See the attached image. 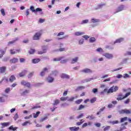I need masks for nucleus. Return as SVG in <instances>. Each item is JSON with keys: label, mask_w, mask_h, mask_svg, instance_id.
<instances>
[{"label": "nucleus", "mask_w": 131, "mask_h": 131, "mask_svg": "<svg viewBox=\"0 0 131 131\" xmlns=\"http://www.w3.org/2000/svg\"><path fill=\"white\" fill-rule=\"evenodd\" d=\"M6 81V82H9V79L7 78L6 77H4L2 79V81Z\"/></svg>", "instance_id": "nucleus-43"}, {"label": "nucleus", "mask_w": 131, "mask_h": 131, "mask_svg": "<svg viewBox=\"0 0 131 131\" xmlns=\"http://www.w3.org/2000/svg\"><path fill=\"white\" fill-rule=\"evenodd\" d=\"M30 10L33 12V13H35V10L34 9V7L33 6H31L30 7Z\"/></svg>", "instance_id": "nucleus-59"}, {"label": "nucleus", "mask_w": 131, "mask_h": 131, "mask_svg": "<svg viewBox=\"0 0 131 131\" xmlns=\"http://www.w3.org/2000/svg\"><path fill=\"white\" fill-rule=\"evenodd\" d=\"M29 90H26L21 93V96H25L27 94H29Z\"/></svg>", "instance_id": "nucleus-27"}, {"label": "nucleus", "mask_w": 131, "mask_h": 131, "mask_svg": "<svg viewBox=\"0 0 131 131\" xmlns=\"http://www.w3.org/2000/svg\"><path fill=\"white\" fill-rule=\"evenodd\" d=\"M96 41V38L95 37H91L90 38V42H95Z\"/></svg>", "instance_id": "nucleus-37"}, {"label": "nucleus", "mask_w": 131, "mask_h": 131, "mask_svg": "<svg viewBox=\"0 0 131 131\" xmlns=\"http://www.w3.org/2000/svg\"><path fill=\"white\" fill-rule=\"evenodd\" d=\"M83 114H81L80 115L77 117V118L78 119H79V118H81V117H83Z\"/></svg>", "instance_id": "nucleus-64"}, {"label": "nucleus", "mask_w": 131, "mask_h": 131, "mask_svg": "<svg viewBox=\"0 0 131 131\" xmlns=\"http://www.w3.org/2000/svg\"><path fill=\"white\" fill-rule=\"evenodd\" d=\"M40 62V59L39 58H35L32 60V63L34 64H36V63H38Z\"/></svg>", "instance_id": "nucleus-22"}, {"label": "nucleus", "mask_w": 131, "mask_h": 131, "mask_svg": "<svg viewBox=\"0 0 131 131\" xmlns=\"http://www.w3.org/2000/svg\"><path fill=\"white\" fill-rule=\"evenodd\" d=\"M103 56L105 58H107V59H112V58H113V55L110 53H104Z\"/></svg>", "instance_id": "nucleus-9"}, {"label": "nucleus", "mask_w": 131, "mask_h": 131, "mask_svg": "<svg viewBox=\"0 0 131 131\" xmlns=\"http://www.w3.org/2000/svg\"><path fill=\"white\" fill-rule=\"evenodd\" d=\"M97 52H103V49L101 48H99L97 49H96Z\"/></svg>", "instance_id": "nucleus-60"}, {"label": "nucleus", "mask_w": 131, "mask_h": 131, "mask_svg": "<svg viewBox=\"0 0 131 131\" xmlns=\"http://www.w3.org/2000/svg\"><path fill=\"white\" fill-rule=\"evenodd\" d=\"M105 109H106V107H105V106L100 108L99 111L97 113V115H99V114H100V113H101V112H103V111H104V110H105Z\"/></svg>", "instance_id": "nucleus-29"}, {"label": "nucleus", "mask_w": 131, "mask_h": 131, "mask_svg": "<svg viewBox=\"0 0 131 131\" xmlns=\"http://www.w3.org/2000/svg\"><path fill=\"white\" fill-rule=\"evenodd\" d=\"M19 118V116L18 115V114L16 113L15 114L14 117V120H17V119Z\"/></svg>", "instance_id": "nucleus-54"}, {"label": "nucleus", "mask_w": 131, "mask_h": 131, "mask_svg": "<svg viewBox=\"0 0 131 131\" xmlns=\"http://www.w3.org/2000/svg\"><path fill=\"white\" fill-rule=\"evenodd\" d=\"M91 21L93 23H97L98 22H99L100 20L99 19H95V18H92L91 19Z\"/></svg>", "instance_id": "nucleus-35"}, {"label": "nucleus", "mask_w": 131, "mask_h": 131, "mask_svg": "<svg viewBox=\"0 0 131 131\" xmlns=\"http://www.w3.org/2000/svg\"><path fill=\"white\" fill-rule=\"evenodd\" d=\"M84 89V86H80L77 88L76 90L77 91H79L80 90H83Z\"/></svg>", "instance_id": "nucleus-49"}, {"label": "nucleus", "mask_w": 131, "mask_h": 131, "mask_svg": "<svg viewBox=\"0 0 131 131\" xmlns=\"http://www.w3.org/2000/svg\"><path fill=\"white\" fill-rule=\"evenodd\" d=\"M120 129L121 131L123 130V129H126V127L125 126H123V127H120Z\"/></svg>", "instance_id": "nucleus-63"}, {"label": "nucleus", "mask_w": 131, "mask_h": 131, "mask_svg": "<svg viewBox=\"0 0 131 131\" xmlns=\"http://www.w3.org/2000/svg\"><path fill=\"white\" fill-rule=\"evenodd\" d=\"M16 80V77L14 75H11L9 78V81L10 82H14Z\"/></svg>", "instance_id": "nucleus-14"}, {"label": "nucleus", "mask_w": 131, "mask_h": 131, "mask_svg": "<svg viewBox=\"0 0 131 131\" xmlns=\"http://www.w3.org/2000/svg\"><path fill=\"white\" fill-rule=\"evenodd\" d=\"M86 23H89V19H85L82 20L81 24H86Z\"/></svg>", "instance_id": "nucleus-47"}, {"label": "nucleus", "mask_w": 131, "mask_h": 131, "mask_svg": "<svg viewBox=\"0 0 131 131\" xmlns=\"http://www.w3.org/2000/svg\"><path fill=\"white\" fill-rule=\"evenodd\" d=\"M104 6H106V4H99L98 5V9H101V8L104 7Z\"/></svg>", "instance_id": "nucleus-44"}, {"label": "nucleus", "mask_w": 131, "mask_h": 131, "mask_svg": "<svg viewBox=\"0 0 131 131\" xmlns=\"http://www.w3.org/2000/svg\"><path fill=\"white\" fill-rule=\"evenodd\" d=\"M40 114V112L39 111L37 112L36 114L35 113L33 114L34 118H36L38 117V115H39Z\"/></svg>", "instance_id": "nucleus-24"}, {"label": "nucleus", "mask_w": 131, "mask_h": 131, "mask_svg": "<svg viewBox=\"0 0 131 131\" xmlns=\"http://www.w3.org/2000/svg\"><path fill=\"white\" fill-rule=\"evenodd\" d=\"M62 59H64V56H61V57H58V58H54L53 61L54 62H57L58 61H61V60H62Z\"/></svg>", "instance_id": "nucleus-21"}, {"label": "nucleus", "mask_w": 131, "mask_h": 131, "mask_svg": "<svg viewBox=\"0 0 131 131\" xmlns=\"http://www.w3.org/2000/svg\"><path fill=\"white\" fill-rule=\"evenodd\" d=\"M82 38H84L85 39H88V38H90V36H89L88 35H83V36H82Z\"/></svg>", "instance_id": "nucleus-58"}, {"label": "nucleus", "mask_w": 131, "mask_h": 131, "mask_svg": "<svg viewBox=\"0 0 131 131\" xmlns=\"http://www.w3.org/2000/svg\"><path fill=\"white\" fill-rule=\"evenodd\" d=\"M92 92L94 94H97L98 93V89L94 88L92 90Z\"/></svg>", "instance_id": "nucleus-52"}, {"label": "nucleus", "mask_w": 131, "mask_h": 131, "mask_svg": "<svg viewBox=\"0 0 131 131\" xmlns=\"http://www.w3.org/2000/svg\"><path fill=\"white\" fill-rule=\"evenodd\" d=\"M26 73H27V71L24 70L22 72L20 73L19 74V75L20 77H23V76H24L26 74Z\"/></svg>", "instance_id": "nucleus-18"}, {"label": "nucleus", "mask_w": 131, "mask_h": 131, "mask_svg": "<svg viewBox=\"0 0 131 131\" xmlns=\"http://www.w3.org/2000/svg\"><path fill=\"white\" fill-rule=\"evenodd\" d=\"M20 84L23 85L24 86H26L28 88V89H30L31 88V84L29 82H27L24 80H21L20 82Z\"/></svg>", "instance_id": "nucleus-3"}, {"label": "nucleus", "mask_w": 131, "mask_h": 131, "mask_svg": "<svg viewBox=\"0 0 131 131\" xmlns=\"http://www.w3.org/2000/svg\"><path fill=\"white\" fill-rule=\"evenodd\" d=\"M9 124H10V122H4L1 123V125H2V127H6L7 126H9Z\"/></svg>", "instance_id": "nucleus-17"}, {"label": "nucleus", "mask_w": 131, "mask_h": 131, "mask_svg": "<svg viewBox=\"0 0 131 131\" xmlns=\"http://www.w3.org/2000/svg\"><path fill=\"white\" fill-rule=\"evenodd\" d=\"M83 34H84V32H76L75 33L76 36H80V35H83Z\"/></svg>", "instance_id": "nucleus-19"}, {"label": "nucleus", "mask_w": 131, "mask_h": 131, "mask_svg": "<svg viewBox=\"0 0 131 131\" xmlns=\"http://www.w3.org/2000/svg\"><path fill=\"white\" fill-rule=\"evenodd\" d=\"M6 70H7V67H0V73H2V74L5 73Z\"/></svg>", "instance_id": "nucleus-15"}, {"label": "nucleus", "mask_w": 131, "mask_h": 131, "mask_svg": "<svg viewBox=\"0 0 131 131\" xmlns=\"http://www.w3.org/2000/svg\"><path fill=\"white\" fill-rule=\"evenodd\" d=\"M110 123H111V124H113V125L118 124V123H119V122L118 120H116L113 121H110Z\"/></svg>", "instance_id": "nucleus-31"}, {"label": "nucleus", "mask_w": 131, "mask_h": 131, "mask_svg": "<svg viewBox=\"0 0 131 131\" xmlns=\"http://www.w3.org/2000/svg\"><path fill=\"white\" fill-rule=\"evenodd\" d=\"M79 129V127H71L70 130L71 131H77Z\"/></svg>", "instance_id": "nucleus-20"}, {"label": "nucleus", "mask_w": 131, "mask_h": 131, "mask_svg": "<svg viewBox=\"0 0 131 131\" xmlns=\"http://www.w3.org/2000/svg\"><path fill=\"white\" fill-rule=\"evenodd\" d=\"M82 102V99H79L75 101V103L77 104V105H79L80 103Z\"/></svg>", "instance_id": "nucleus-40"}, {"label": "nucleus", "mask_w": 131, "mask_h": 131, "mask_svg": "<svg viewBox=\"0 0 131 131\" xmlns=\"http://www.w3.org/2000/svg\"><path fill=\"white\" fill-rule=\"evenodd\" d=\"M77 61H78V57H76L72 59L71 63H72V64H74V63H76V62H77Z\"/></svg>", "instance_id": "nucleus-26"}, {"label": "nucleus", "mask_w": 131, "mask_h": 131, "mask_svg": "<svg viewBox=\"0 0 131 131\" xmlns=\"http://www.w3.org/2000/svg\"><path fill=\"white\" fill-rule=\"evenodd\" d=\"M59 103L60 101L58 99H56L55 100H54L53 105H54V106H55V105H58V104H59Z\"/></svg>", "instance_id": "nucleus-32"}, {"label": "nucleus", "mask_w": 131, "mask_h": 131, "mask_svg": "<svg viewBox=\"0 0 131 131\" xmlns=\"http://www.w3.org/2000/svg\"><path fill=\"white\" fill-rule=\"evenodd\" d=\"M118 91V86H113L108 90L107 89H105L103 92H105L107 94H111V93H114L115 92H117Z\"/></svg>", "instance_id": "nucleus-1"}, {"label": "nucleus", "mask_w": 131, "mask_h": 131, "mask_svg": "<svg viewBox=\"0 0 131 131\" xmlns=\"http://www.w3.org/2000/svg\"><path fill=\"white\" fill-rule=\"evenodd\" d=\"M64 32H60L57 34V36H60V35H64Z\"/></svg>", "instance_id": "nucleus-61"}, {"label": "nucleus", "mask_w": 131, "mask_h": 131, "mask_svg": "<svg viewBox=\"0 0 131 131\" xmlns=\"http://www.w3.org/2000/svg\"><path fill=\"white\" fill-rule=\"evenodd\" d=\"M19 59L17 58L13 57L12 59L10 60V63L11 64H15V63H18Z\"/></svg>", "instance_id": "nucleus-7"}, {"label": "nucleus", "mask_w": 131, "mask_h": 131, "mask_svg": "<svg viewBox=\"0 0 131 131\" xmlns=\"http://www.w3.org/2000/svg\"><path fill=\"white\" fill-rule=\"evenodd\" d=\"M124 99H125V98L123 96L122 93L119 94L117 98V101H122V100H124Z\"/></svg>", "instance_id": "nucleus-5"}, {"label": "nucleus", "mask_w": 131, "mask_h": 131, "mask_svg": "<svg viewBox=\"0 0 131 131\" xmlns=\"http://www.w3.org/2000/svg\"><path fill=\"white\" fill-rule=\"evenodd\" d=\"M130 102V99L128 98L124 101V104H129Z\"/></svg>", "instance_id": "nucleus-41"}, {"label": "nucleus", "mask_w": 131, "mask_h": 131, "mask_svg": "<svg viewBox=\"0 0 131 131\" xmlns=\"http://www.w3.org/2000/svg\"><path fill=\"white\" fill-rule=\"evenodd\" d=\"M124 56H131V52L127 51L125 54Z\"/></svg>", "instance_id": "nucleus-57"}, {"label": "nucleus", "mask_w": 131, "mask_h": 131, "mask_svg": "<svg viewBox=\"0 0 131 131\" xmlns=\"http://www.w3.org/2000/svg\"><path fill=\"white\" fill-rule=\"evenodd\" d=\"M42 50V51H39L38 52V55H42V54H46L47 53V46H43Z\"/></svg>", "instance_id": "nucleus-4"}, {"label": "nucleus", "mask_w": 131, "mask_h": 131, "mask_svg": "<svg viewBox=\"0 0 131 131\" xmlns=\"http://www.w3.org/2000/svg\"><path fill=\"white\" fill-rule=\"evenodd\" d=\"M123 10H124V5H120L119 7H118L116 13L121 12V11H123Z\"/></svg>", "instance_id": "nucleus-11"}, {"label": "nucleus", "mask_w": 131, "mask_h": 131, "mask_svg": "<svg viewBox=\"0 0 131 131\" xmlns=\"http://www.w3.org/2000/svg\"><path fill=\"white\" fill-rule=\"evenodd\" d=\"M28 124H31V123H30V122H29V121H26V122H24V123L21 124V125H22L23 126H25L27 125Z\"/></svg>", "instance_id": "nucleus-38"}, {"label": "nucleus", "mask_w": 131, "mask_h": 131, "mask_svg": "<svg viewBox=\"0 0 131 131\" xmlns=\"http://www.w3.org/2000/svg\"><path fill=\"white\" fill-rule=\"evenodd\" d=\"M121 41H123V38H120L114 41V43H120Z\"/></svg>", "instance_id": "nucleus-23"}, {"label": "nucleus", "mask_w": 131, "mask_h": 131, "mask_svg": "<svg viewBox=\"0 0 131 131\" xmlns=\"http://www.w3.org/2000/svg\"><path fill=\"white\" fill-rule=\"evenodd\" d=\"M18 38H16L15 39V40H14L11 41H9L8 42V45H13V43H15V41H16V40H18Z\"/></svg>", "instance_id": "nucleus-36"}, {"label": "nucleus", "mask_w": 131, "mask_h": 131, "mask_svg": "<svg viewBox=\"0 0 131 131\" xmlns=\"http://www.w3.org/2000/svg\"><path fill=\"white\" fill-rule=\"evenodd\" d=\"M32 118V115H30L29 116H26L25 117V119H29L30 118Z\"/></svg>", "instance_id": "nucleus-62"}, {"label": "nucleus", "mask_w": 131, "mask_h": 131, "mask_svg": "<svg viewBox=\"0 0 131 131\" xmlns=\"http://www.w3.org/2000/svg\"><path fill=\"white\" fill-rule=\"evenodd\" d=\"M126 120H127V117H125L124 118H121L120 122H124V121H126Z\"/></svg>", "instance_id": "nucleus-33"}, {"label": "nucleus", "mask_w": 131, "mask_h": 131, "mask_svg": "<svg viewBox=\"0 0 131 131\" xmlns=\"http://www.w3.org/2000/svg\"><path fill=\"white\" fill-rule=\"evenodd\" d=\"M35 52V50L34 49H31L29 51V54H30L31 55H32V54H34Z\"/></svg>", "instance_id": "nucleus-45"}, {"label": "nucleus", "mask_w": 131, "mask_h": 131, "mask_svg": "<svg viewBox=\"0 0 131 131\" xmlns=\"http://www.w3.org/2000/svg\"><path fill=\"white\" fill-rule=\"evenodd\" d=\"M17 129H18V127H14V126L13 125H11L9 127V129H10V130L15 131V130H16Z\"/></svg>", "instance_id": "nucleus-25"}, {"label": "nucleus", "mask_w": 131, "mask_h": 131, "mask_svg": "<svg viewBox=\"0 0 131 131\" xmlns=\"http://www.w3.org/2000/svg\"><path fill=\"white\" fill-rule=\"evenodd\" d=\"M33 74H34V72H31L28 75V78H31V77H32L33 76Z\"/></svg>", "instance_id": "nucleus-48"}, {"label": "nucleus", "mask_w": 131, "mask_h": 131, "mask_svg": "<svg viewBox=\"0 0 131 131\" xmlns=\"http://www.w3.org/2000/svg\"><path fill=\"white\" fill-rule=\"evenodd\" d=\"M10 92H11V89H10V88H6L5 91V93H6V94H9Z\"/></svg>", "instance_id": "nucleus-39"}, {"label": "nucleus", "mask_w": 131, "mask_h": 131, "mask_svg": "<svg viewBox=\"0 0 131 131\" xmlns=\"http://www.w3.org/2000/svg\"><path fill=\"white\" fill-rule=\"evenodd\" d=\"M96 101H97V98L96 97H94L90 100V103L93 104V103H95Z\"/></svg>", "instance_id": "nucleus-34"}, {"label": "nucleus", "mask_w": 131, "mask_h": 131, "mask_svg": "<svg viewBox=\"0 0 131 131\" xmlns=\"http://www.w3.org/2000/svg\"><path fill=\"white\" fill-rule=\"evenodd\" d=\"M85 106L82 105V104H81L79 105L78 108V110H81L82 109H83L84 108Z\"/></svg>", "instance_id": "nucleus-46"}, {"label": "nucleus", "mask_w": 131, "mask_h": 131, "mask_svg": "<svg viewBox=\"0 0 131 131\" xmlns=\"http://www.w3.org/2000/svg\"><path fill=\"white\" fill-rule=\"evenodd\" d=\"M60 77L61 78H66L67 79H69V78H70V76H69V75L64 73L60 75Z\"/></svg>", "instance_id": "nucleus-10"}, {"label": "nucleus", "mask_w": 131, "mask_h": 131, "mask_svg": "<svg viewBox=\"0 0 131 131\" xmlns=\"http://www.w3.org/2000/svg\"><path fill=\"white\" fill-rule=\"evenodd\" d=\"M130 94H131L130 92H128V93H126L125 96H124L125 99V98H127L128 96H130Z\"/></svg>", "instance_id": "nucleus-55"}, {"label": "nucleus", "mask_w": 131, "mask_h": 131, "mask_svg": "<svg viewBox=\"0 0 131 131\" xmlns=\"http://www.w3.org/2000/svg\"><path fill=\"white\" fill-rule=\"evenodd\" d=\"M46 80L49 83H52V82H54V80H55V79L54 78V77L51 76H48V77L46 78Z\"/></svg>", "instance_id": "nucleus-6"}, {"label": "nucleus", "mask_w": 131, "mask_h": 131, "mask_svg": "<svg viewBox=\"0 0 131 131\" xmlns=\"http://www.w3.org/2000/svg\"><path fill=\"white\" fill-rule=\"evenodd\" d=\"M11 55H15V54H16L17 53H19L20 52V49H17L16 50V51H14V49H11L10 50Z\"/></svg>", "instance_id": "nucleus-13"}, {"label": "nucleus", "mask_w": 131, "mask_h": 131, "mask_svg": "<svg viewBox=\"0 0 131 131\" xmlns=\"http://www.w3.org/2000/svg\"><path fill=\"white\" fill-rule=\"evenodd\" d=\"M77 98H78V97L77 96H75V97H72L70 98H69V97H68V102H73L74 101V100H75V99H77Z\"/></svg>", "instance_id": "nucleus-16"}, {"label": "nucleus", "mask_w": 131, "mask_h": 131, "mask_svg": "<svg viewBox=\"0 0 131 131\" xmlns=\"http://www.w3.org/2000/svg\"><path fill=\"white\" fill-rule=\"evenodd\" d=\"M1 12L2 13V15H3V16H5L6 15V13L5 12V9H1Z\"/></svg>", "instance_id": "nucleus-50"}, {"label": "nucleus", "mask_w": 131, "mask_h": 131, "mask_svg": "<svg viewBox=\"0 0 131 131\" xmlns=\"http://www.w3.org/2000/svg\"><path fill=\"white\" fill-rule=\"evenodd\" d=\"M19 61L20 63H24V62L26 61V59L24 58H19Z\"/></svg>", "instance_id": "nucleus-53"}, {"label": "nucleus", "mask_w": 131, "mask_h": 131, "mask_svg": "<svg viewBox=\"0 0 131 131\" xmlns=\"http://www.w3.org/2000/svg\"><path fill=\"white\" fill-rule=\"evenodd\" d=\"M0 52H1V54H0V59L1 58H3L5 54H6V51H3V50L1 49Z\"/></svg>", "instance_id": "nucleus-28"}, {"label": "nucleus", "mask_w": 131, "mask_h": 131, "mask_svg": "<svg viewBox=\"0 0 131 131\" xmlns=\"http://www.w3.org/2000/svg\"><path fill=\"white\" fill-rule=\"evenodd\" d=\"M123 78H129V75L127 74H124L123 75Z\"/></svg>", "instance_id": "nucleus-56"}, {"label": "nucleus", "mask_w": 131, "mask_h": 131, "mask_svg": "<svg viewBox=\"0 0 131 131\" xmlns=\"http://www.w3.org/2000/svg\"><path fill=\"white\" fill-rule=\"evenodd\" d=\"M42 34V30H40L39 32H37L33 37V40H38Z\"/></svg>", "instance_id": "nucleus-2"}, {"label": "nucleus", "mask_w": 131, "mask_h": 131, "mask_svg": "<svg viewBox=\"0 0 131 131\" xmlns=\"http://www.w3.org/2000/svg\"><path fill=\"white\" fill-rule=\"evenodd\" d=\"M80 72H82V73H92L93 71L92 70L86 68L81 70Z\"/></svg>", "instance_id": "nucleus-8"}, {"label": "nucleus", "mask_w": 131, "mask_h": 131, "mask_svg": "<svg viewBox=\"0 0 131 131\" xmlns=\"http://www.w3.org/2000/svg\"><path fill=\"white\" fill-rule=\"evenodd\" d=\"M60 101H68V97H62L60 98Z\"/></svg>", "instance_id": "nucleus-30"}, {"label": "nucleus", "mask_w": 131, "mask_h": 131, "mask_svg": "<svg viewBox=\"0 0 131 131\" xmlns=\"http://www.w3.org/2000/svg\"><path fill=\"white\" fill-rule=\"evenodd\" d=\"M111 127L110 126H106V127L104 128L103 130H104V131L109 130V129H110V128H111Z\"/></svg>", "instance_id": "nucleus-51"}, {"label": "nucleus", "mask_w": 131, "mask_h": 131, "mask_svg": "<svg viewBox=\"0 0 131 131\" xmlns=\"http://www.w3.org/2000/svg\"><path fill=\"white\" fill-rule=\"evenodd\" d=\"M68 61V59H63L60 61L61 64H65V63H67Z\"/></svg>", "instance_id": "nucleus-42"}, {"label": "nucleus", "mask_w": 131, "mask_h": 131, "mask_svg": "<svg viewBox=\"0 0 131 131\" xmlns=\"http://www.w3.org/2000/svg\"><path fill=\"white\" fill-rule=\"evenodd\" d=\"M46 71H48V68H45L43 69L42 71H41L40 73V76H45L46 74Z\"/></svg>", "instance_id": "nucleus-12"}]
</instances>
